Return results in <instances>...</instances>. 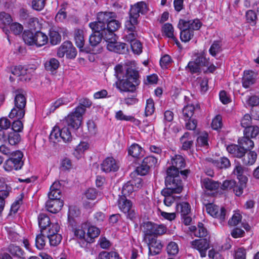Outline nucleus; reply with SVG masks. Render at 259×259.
<instances>
[{
  "label": "nucleus",
  "instance_id": "obj_47",
  "mask_svg": "<svg viewBox=\"0 0 259 259\" xmlns=\"http://www.w3.org/2000/svg\"><path fill=\"white\" fill-rule=\"evenodd\" d=\"M154 102L152 99L149 98L146 100V104L145 109V116L151 115L154 112Z\"/></svg>",
  "mask_w": 259,
  "mask_h": 259
},
{
  "label": "nucleus",
  "instance_id": "obj_42",
  "mask_svg": "<svg viewBox=\"0 0 259 259\" xmlns=\"http://www.w3.org/2000/svg\"><path fill=\"white\" fill-rule=\"evenodd\" d=\"M88 228V223L83 224L80 228L76 229L74 231L75 236L80 239L84 240L86 241L87 234L86 228Z\"/></svg>",
  "mask_w": 259,
  "mask_h": 259
},
{
  "label": "nucleus",
  "instance_id": "obj_7",
  "mask_svg": "<svg viewBox=\"0 0 259 259\" xmlns=\"http://www.w3.org/2000/svg\"><path fill=\"white\" fill-rule=\"evenodd\" d=\"M85 109L81 107L77 106L74 111L70 113L65 118L66 124L74 129H78L81 124L82 115Z\"/></svg>",
  "mask_w": 259,
  "mask_h": 259
},
{
  "label": "nucleus",
  "instance_id": "obj_20",
  "mask_svg": "<svg viewBox=\"0 0 259 259\" xmlns=\"http://www.w3.org/2000/svg\"><path fill=\"white\" fill-rule=\"evenodd\" d=\"M74 40L76 47L80 49V51H82L85 42L84 32L82 30L77 29L74 30Z\"/></svg>",
  "mask_w": 259,
  "mask_h": 259
},
{
  "label": "nucleus",
  "instance_id": "obj_27",
  "mask_svg": "<svg viewBox=\"0 0 259 259\" xmlns=\"http://www.w3.org/2000/svg\"><path fill=\"white\" fill-rule=\"evenodd\" d=\"M86 242L91 243L95 238L97 237L100 234L99 229L95 226H89L88 224Z\"/></svg>",
  "mask_w": 259,
  "mask_h": 259
},
{
  "label": "nucleus",
  "instance_id": "obj_33",
  "mask_svg": "<svg viewBox=\"0 0 259 259\" xmlns=\"http://www.w3.org/2000/svg\"><path fill=\"white\" fill-rule=\"evenodd\" d=\"M34 45L41 47L46 44L48 41V36L41 31L35 32Z\"/></svg>",
  "mask_w": 259,
  "mask_h": 259
},
{
  "label": "nucleus",
  "instance_id": "obj_24",
  "mask_svg": "<svg viewBox=\"0 0 259 259\" xmlns=\"http://www.w3.org/2000/svg\"><path fill=\"white\" fill-rule=\"evenodd\" d=\"M45 69L52 74L56 73V70L60 66L59 61L56 58H51L45 63Z\"/></svg>",
  "mask_w": 259,
  "mask_h": 259
},
{
  "label": "nucleus",
  "instance_id": "obj_38",
  "mask_svg": "<svg viewBox=\"0 0 259 259\" xmlns=\"http://www.w3.org/2000/svg\"><path fill=\"white\" fill-rule=\"evenodd\" d=\"M80 214V211L78 209L74 206H71L69 208L68 220L69 223L71 225H74L75 222V218L78 216Z\"/></svg>",
  "mask_w": 259,
  "mask_h": 259
},
{
  "label": "nucleus",
  "instance_id": "obj_46",
  "mask_svg": "<svg viewBox=\"0 0 259 259\" xmlns=\"http://www.w3.org/2000/svg\"><path fill=\"white\" fill-rule=\"evenodd\" d=\"M214 164L220 168H227L231 166L229 159L225 157L221 158L219 160L213 162Z\"/></svg>",
  "mask_w": 259,
  "mask_h": 259
},
{
  "label": "nucleus",
  "instance_id": "obj_17",
  "mask_svg": "<svg viewBox=\"0 0 259 259\" xmlns=\"http://www.w3.org/2000/svg\"><path fill=\"white\" fill-rule=\"evenodd\" d=\"M107 49L110 51L119 54H125L128 51L126 44L117 42L116 40L113 42H110L107 44Z\"/></svg>",
  "mask_w": 259,
  "mask_h": 259
},
{
  "label": "nucleus",
  "instance_id": "obj_8",
  "mask_svg": "<svg viewBox=\"0 0 259 259\" xmlns=\"http://www.w3.org/2000/svg\"><path fill=\"white\" fill-rule=\"evenodd\" d=\"M119 209L126 214L127 218L133 220L137 217V212L133 206L132 201L125 196H119L117 202Z\"/></svg>",
  "mask_w": 259,
  "mask_h": 259
},
{
  "label": "nucleus",
  "instance_id": "obj_37",
  "mask_svg": "<svg viewBox=\"0 0 259 259\" xmlns=\"http://www.w3.org/2000/svg\"><path fill=\"white\" fill-rule=\"evenodd\" d=\"M89 26L93 31L96 33H103L106 31V26L103 23L97 20V21L91 22Z\"/></svg>",
  "mask_w": 259,
  "mask_h": 259
},
{
  "label": "nucleus",
  "instance_id": "obj_1",
  "mask_svg": "<svg viewBox=\"0 0 259 259\" xmlns=\"http://www.w3.org/2000/svg\"><path fill=\"white\" fill-rule=\"evenodd\" d=\"M202 26L199 19L186 20L180 19L178 27L181 30L180 38L183 42L189 41L194 36V31L198 30Z\"/></svg>",
  "mask_w": 259,
  "mask_h": 259
},
{
  "label": "nucleus",
  "instance_id": "obj_54",
  "mask_svg": "<svg viewBox=\"0 0 259 259\" xmlns=\"http://www.w3.org/2000/svg\"><path fill=\"white\" fill-rule=\"evenodd\" d=\"M169 128L170 131H168L167 127H165L164 128L163 134L165 137L168 136L167 133H170V132L174 134H177L181 130V126L176 122H172L169 125Z\"/></svg>",
  "mask_w": 259,
  "mask_h": 259
},
{
  "label": "nucleus",
  "instance_id": "obj_21",
  "mask_svg": "<svg viewBox=\"0 0 259 259\" xmlns=\"http://www.w3.org/2000/svg\"><path fill=\"white\" fill-rule=\"evenodd\" d=\"M123 76L127 79L131 80L137 85H139L140 82L138 71L131 67L127 68L125 74Z\"/></svg>",
  "mask_w": 259,
  "mask_h": 259
},
{
  "label": "nucleus",
  "instance_id": "obj_25",
  "mask_svg": "<svg viewBox=\"0 0 259 259\" xmlns=\"http://www.w3.org/2000/svg\"><path fill=\"white\" fill-rule=\"evenodd\" d=\"M38 225L40 229V231L44 232L52 224L50 222L49 217L45 213H40L38 217Z\"/></svg>",
  "mask_w": 259,
  "mask_h": 259
},
{
  "label": "nucleus",
  "instance_id": "obj_48",
  "mask_svg": "<svg viewBox=\"0 0 259 259\" xmlns=\"http://www.w3.org/2000/svg\"><path fill=\"white\" fill-rule=\"evenodd\" d=\"M222 51V44L219 41H214L210 46L209 52L212 56H215Z\"/></svg>",
  "mask_w": 259,
  "mask_h": 259
},
{
  "label": "nucleus",
  "instance_id": "obj_53",
  "mask_svg": "<svg viewBox=\"0 0 259 259\" xmlns=\"http://www.w3.org/2000/svg\"><path fill=\"white\" fill-rule=\"evenodd\" d=\"M136 190L135 188L133 185V183L131 182L130 181L126 183L124 185H123L122 189V195L125 196L129 195L132 193L134 191Z\"/></svg>",
  "mask_w": 259,
  "mask_h": 259
},
{
  "label": "nucleus",
  "instance_id": "obj_57",
  "mask_svg": "<svg viewBox=\"0 0 259 259\" xmlns=\"http://www.w3.org/2000/svg\"><path fill=\"white\" fill-rule=\"evenodd\" d=\"M168 194H166L163 193V190L161 191V194L165 197L164 199V203L167 206H170L174 202L175 200V197L172 195L174 194L172 191H168Z\"/></svg>",
  "mask_w": 259,
  "mask_h": 259
},
{
  "label": "nucleus",
  "instance_id": "obj_40",
  "mask_svg": "<svg viewBox=\"0 0 259 259\" xmlns=\"http://www.w3.org/2000/svg\"><path fill=\"white\" fill-rule=\"evenodd\" d=\"M259 134V127L257 126L247 127L244 130V135L247 137L253 138Z\"/></svg>",
  "mask_w": 259,
  "mask_h": 259
},
{
  "label": "nucleus",
  "instance_id": "obj_36",
  "mask_svg": "<svg viewBox=\"0 0 259 259\" xmlns=\"http://www.w3.org/2000/svg\"><path fill=\"white\" fill-rule=\"evenodd\" d=\"M238 143L245 149L246 151L254 147L253 141L250 139V138L247 137L245 136L238 140Z\"/></svg>",
  "mask_w": 259,
  "mask_h": 259
},
{
  "label": "nucleus",
  "instance_id": "obj_4",
  "mask_svg": "<svg viewBox=\"0 0 259 259\" xmlns=\"http://www.w3.org/2000/svg\"><path fill=\"white\" fill-rule=\"evenodd\" d=\"M141 229L144 233L143 240L146 242L148 239L152 238L153 236L162 235L166 232V228L164 226L150 222H144L141 226Z\"/></svg>",
  "mask_w": 259,
  "mask_h": 259
},
{
  "label": "nucleus",
  "instance_id": "obj_51",
  "mask_svg": "<svg viewBox=\"0 0 259 259\" xmlns=\"http://www.w3.org/2000/svg\"><path fill=\"white\" fill-rule=\"evenodd\" d=\"M176 208L178 211L180 210L182 216L186 215L190 212V206L187 202H182L178 204Z\"/></svg>",
  "mask_w": 259,
  "mask_h": 259
},
{
  "label": "nucleus",
  "instance_id": "obj_22",
  "mask_svg": "<svg viewBox=\"0 0 259 259\" xmlns=\"http://www.w3.org/2000/svg\"><path fill=\"white\" fill-rule=\"evenodd\" d=\"M191 232L194 233L195 237L203 238L206 237L207 235V231L203 226V224L199 223L197 227L195 226H192L189 227Z\"/></svg>",
  "mask_w": 259,
  "mask_h": 259
},
{
  "label": "nucleus",
  "instance_id": "obj_14",
  "mask_svg": "<svg viewBox=\"0 0 259 259\" xmlns=\"http://www.w3.org/2000/svg\"><path fill=\"white\" fill-rule=\"evenodd\" d=\"M146 243L148 246L149 254L151 255L159 254L163 247L161 241L157 239L156 236H153L152 238L148 239Z\"/></svg>",
  "mask_w": 259,
  "mask_h": 259
},
{
  "label": "nucleus",
  "instance_id": "obj_10",
  "mask_svg": "<svg viewBox=\"0 0 259 259\" xmlns=\"http://www.w3.org/2000/svg\"><path fill=\"white\" fill-rule=\"evenodd\" d=\"M148 11L146 4L144 2H138L132 6L129 12V17L134 20H138L140 14H145Z\"/></svg>",
  "mask_w": 259,
  "mask_h": 259
},
{
  "label": "nucleus",
  "instance_id": "obj_39",
  "mask_svg": "<svg viewBox=\"0 0 259 259\" xmlns=\"http://www.w3.org/2000/svg\"><path fill=\"white\" fill-rule=\"evenodd\" d=\"M163 31L165 33V35L171 39H172L174 41H176V42L178 44H179L178 39L176 38V37L174 36V28L171 24L169 23H166L165 24L163 27Z\"/></svg>",
  "mask_w": 259,
  "mask_h": 259
},
{
  "label": "nucleus",
  "instance_id": "obj_30",
  "mask_svg": "<svg viewBox=\"0 0 259 259\" xmlns=\"http://www.w3.org/2000/svg\"><path fill=\"white\" fill-rule=\"evenodd\" d=\"M115 15V14L113 12H100L97 15V20L100 21L106 26L112 17H114Z\"/></svg>",
  "mask_w": 259,
  "mask_h": 259
},
{
  "label": "nucleus",
  "instance_id": "obj_18",
  "mask_svg": "<svg viewBox=\"0 0 259 259\" xmlns=\"http://www.w3.org/2000/svg\"><path fill=\"white\" fill-rule=\"evenodd\" d=\"M227 150L233 157L239 158H241L243 156L246 151L245 149L239 144V145L235 144L230 145L227 147Z\"/></svg>",
  "mask_w": 259,
  "mask_h": 259
},
{
  "label": "nucleus",
  "instance_id": "obj_41",
  "mask_svg": "<svg viewBox=\"0 0 259 259\" xmlns=\"http://www.w3.org/2000/svg\"><path fill=\"white\" fill-rule=\"evenodd\" d=\"M185 69L186 71L191 74L199 73L201 72V68L195 60L193 61H190Z\"/></svg>",
  "mask_w": 259,
  "mask_h": 259
},
{
  "label": "nucleus",
  "instance_id": "obj_31",
  "mask_svg": "<svg viewBox=\"0 0 259 259\" xmlns=\"http://www.w3.org/2000/svg\"><path fill=\"white\" fill-rule=\"evenodd\" d=\"M244 167L239 162H237L234 169L233 172L237 176L239 181L247 182V178L243 175Z\"/></svg>",
  "mask_w": 259,
  "mask_h": 259
},
{
  "label": "nucleus",
  "instance_id": "obj_62",
  "mask_svg": "<svg viewBox=\"0 0 259 259\" xmlns=\"http://www.w3.org/2000/svg\"><path fill=\"white\" fill-rule=\"evenodd\" d=\"M208 134L206 133H202L197 139V145L201 147L208 145Z\"/></svg>",
  "mask_w": 259,
  "mask_h": 259
},
{
  "label": "nucleus",
  "instance_id": "obj_23",
  "mask_svg": "<svg viewBox=\"0 0 259 259\" xmlns=\"http://www.w3.org/2000/svg\"><path fill=\"white\" fill-rule=\"evenodd\" d=\"M254 72L251 71H245L242 77V85L245 88H248L255 82Z\"/></svg>",
  "mask_w": 259,
  "mask_h": 259
},
{
  "label": "nucleus",
  "instance_id": "obj_49",
  "mask_svg": "<svg viewBox=\"0 0 259 259\" xmlns=\"http://www.w3.org/2000/svg\"><path fill=\"white\" fill-rule=\"evenodd\" d=\"M99 259H119V255L118 253L111 251L107 252L105 251H102L98 256Z\"/></svg>",
  "mask_w": 259,
  "mask_h": 259
},
{
  "label": "nucleus",
  "instance_id": "obj_35",
  "mask_svg": "<svg viewBox=\"0 0 259 259\" xmlns=\"http://www.w3.org/2000/svg\"><path fill=\"white\" fill-rule=\"evenodd\" d=\"M7 142L11 145H15L17 144L21 140L20 134L15 131L8 132V133Z\"/></svg>",
  "mask_w": 259,
  "mask_h": 259
},
{
  "label": "nucleus",
  "instance_id": "obj_61",
  "mask_svg": "<svg viewBox=\"0 0 259 259\" xmlns=\"http://www.w3.org/2000/svg\"><path fill=\"white\" fill-rule=\"evenodd\" d=\"M50 39L51 44L56 45L60 42L61 36L58 32L53 30L50 32Z\"/></svg>",
  "mask_w": 259,
  "mask_h": 259
},
{
  "label": "nucleus",
  "instance_id": "obj_2",
  "mask_svg": "<svg viewBox=\"0 0 259 259\" xmlns=\"http://www.w3.org/2000/svg\"><path fill=\"white\" fill-rule=\"evenodd\" d=\"M167 176L165 179L166 188L163 189V193L168 194V191L175 193H180L183 188L182 181L179 175V171L177 169L167 168Z\"/></svg>",
  "mask_w": 259,
  "mask_h": 259
},
{
  "label": "nucleus",
  "instance_id": "obj_58",
  "mask_svg": "<svg viewBox=\"0 0 259 259\" xmlns=\"http://www.w3.org/2000/svg\"><path fill=\"white\" fill-rule=\"evenodd\" d=\"M116 118L117 119L119 120H125V121H130L133 122H140V121L138 120H137L135 119L133 116H128L124 115L122 111L120 110L118 111L116 114Z\"/></svg>",
  "mask_w": 259,
  "mask_h": 259
},
{
  "label": "nucleus",
  "instance_id": "obj_34",
  "mask_svg": "<svg viewBox=\"0 0 259 259\" xmlns=\"http://www.w3.org/2000/svg\"><path fill=\"white\" fill-rule=\"evenodd\" d=\"M35 33L29 30L24 31L22 38L25 43L29 46L34 45Z\"/></svg>",
  "mask_w": 259,
  "mask_h": 259
},
{
  "label": "nucleus",
  "instance_id": "obj_44",
  "mask_svg": "<svg viewBox=\"0 0 259 259\" xmlns=\"http://www.w3.org/2000/svg\"><path fill=\"white\" fill-rule=\"evenodd\" d=\"M46 245V237L44 232L40 231V233L37 235L35 238V246L38 249H42Z\"/></svg>",
  "mask_w": 259,
  "mask_h": 259
},
{
  "label": "nucleus",
  "instance_id": "obj_32",
  "mask_svg": "<svg viewBox=\"0 0 259 259\" xmlns=\"http://www.w3.org/2000/svg\"><path fill=\"white\" fill-rule=\"evenodd\" d=\"M61 185L59 182H55L50 187V192L48 193L49 198L54 197H61Z\"/></svg>",
  "mask_w": 259,
  "mask_h": 259
},
{
  "label": "nucleus",
  "instance_id": "obj_63",
  "mask_svg": "<svg viewBox=\"0 0 259 259\" xmlns=\"http://www.w3.org/2000/svg\"><path fill=\"white\" fill-rule=\"evenodd\" d=\"M115 31H110V30L108 31H105L103 34V38L105 40L107 44L110 42H114L116 40V35L114 33Z\"/></svg>",
  "mask_w": 259,
  "mask_h": 259
},
{
  "label": "nucleus",
  "instance_id": "obj_50",
  "mask_svg": "<svg viewBox=\"0 0 259 259\" xmlns=\"http://www.w3.org/2000/svg\"><path fill=\"white\" fill-rule=\"evenodd\" d=\"M70 41H66L64 42L62 45L59 48L57 51V56L60 58H62L65 54L67 55L68 50L70 47Z\"/></svg>",
  "mask_w": 259,
  "mask_h": 259
},
{
  "label": "nucleus",
  "instance_id": "obj_55",
  "mask_svg": "<svg viewBox=\"0 0 259 259\" xmlns=\"http://www.w3.org/2000/svg\"><path fill=\"white\" fill-rule=\"evenodd\" d=\"M142 161L144 164L147 166L148 168L150 169V168L156 166L158 162V160L154 156H149L145 157Z\"/></svg>",
  "mask_w": 259,
  "mask_h": 259
},
{
  "label": "nucleus",
  "instance_id": "obj_26",
  "mask_svg": "<svg viewBox=\"0 0 259 259\" xmlns=\"http://www.w3.org/2000/svg\"><path fill=\"white\" fill-rule=\"evenodd\" d=\"M201 185L207 190L212 191L217 190L220 187V184L218 182L206 178L201 180Z\"/></svg>",
  "mask_w": 259,
  "mask_h": 259
},
{
  "label": "nucleus",
  "instance_id": "obj_5",
  "mask_svg": "<svg viewBox=\"0 0 259 259\" xmlns=\"http://www.w3.org/2000/svg\"><path fill=\"white\" fill-rule=\"evenodd\" d=\"M72 139L71 132L67 127H62L61 129L59 126H55L52 130L50 139L53 143L59 142L61 140L65 142H70Z\"/></svg>",
  "mask_w": 259,
  "mask_h": 259
},
{
  "label": "nucleus",
  "instance_id": "obj_19",
  "mask_svg": "<svg viewBox=\"0 0 259 259\" xmlns=\"http://www.w3.org/2000/svg\"><path fill=\"white\" fill-rule=\"evenodd\" d=\"M243 164L246 166L253 165L257 158V154L253 151H245L243 156L241 158Z\"/></svg>",
  "mask_w": 259,
  "mask_h": 259
},
{
  "label": "nucleus",
  "instance_id": "obj_59",
  "mask_svg": "<svg viewBox=\"0 0 259 259\" xmlns=\"http://www.w3.org/2000/svg\"><path fill=\"white\" fill-rule=\"evenodd\" d=\"M166 250L167 253L169 255H175L179 252V247L176 243L170 242L167 245Z\"/></svg>",
  "mask_w": 259,
  "mask_h": 259
},
{
  "label": "nucleus",
  "instance_id": "obj_45",
  "mask_svg": "<svg viewBox=\"0 0 259 259\" xmlns=\"http://www.w3.org/2000/svg\"><path fill=\"white\" fill-rule=\"evenodd\" d=\"M114 17H112L109 22L108 24L106 25V31H108L110 30V31H115L118 29V28L120 27V23L115 20Z\"/></svg>",
  "mask_w": 259,
  "mask_h": 259
},
{
  "label": "nucleus",
  "instance_id": "obj_13",
  "mask_svg": "<svg viewBox=\"0 0 259 259\" xmlns=\"http://www.w3.org/2000/svg\"><path fill=\"white\" fill-rule=\"evenodd\" d=\"M61 197L49 198V200L46 203L47 210L51 213H56L63 206V201L60 199Z\"/></svg>",
  "mask_w": 259,
  "mask_h": 259
},
{
  "label": "nucleus",
  "instance_id": "obj_9",
  "mask_svg": "<svg viewBox=\"0 0 259 259\" xmlns=\"http://www.w3.org/2000/svg\"><path fill=\"white\" fill-rule=\"evenodd\" d=\"M208 213L211 216L218 219L220 223L224 222L226 219V210L224 207H220L212 203L205 204Z\"/></svg>",
  "mask_w": 259,
  "mask_h": 259
},
{
  "label": "nucleus",
  "instance_id": "obj_29",
  "mask_svg": "<svg viewBox=\"0 0 259 259\" xmlns=\"http://www.w3.org/2000/svg\"><path fill=\"white\" fill-rule=\"evenodd\" d=\"M102 38L103 34L93 31V33L89 37V43L91 47H92L93 49L97 47L100 44Z\"/></svg>",
  "mask_w": 259,
  "mask_h": 259
},
{
  "label": "nucleus",
  "instance_id": "obj_56",
  "mask_svg": "<svg viewBox=\"0 0 259 259\" xmlns=\"http://www.w3.org/2000/svg\"><path fill=\"white\" fill-rule=\"evenodd\" d=\"M195 61L197 62L200 68L203 66H208L209 65V60L205 57L204 53L199 54Z\"/></svg>",
  "mask_w": 259,
  "mask_h": 259
},
{
  "label": "nucleus",
  "instance_id": "obj_12",
  "mask_svg": "<svg viewBox=\"0 0 259 259\" xmlns=\"http://www.w3.org/2000/svg\"><path fill=\"white\" fill-rule=\"evenodd\" d=\"M171 166L169 167L168 168H172L174 169H177L179 171L183 177V178H186L187 175L189 173V170L185 169L182 170V168L185 167V162L184 158L181 155H176L174 157L172 158L171 160Z\"/></svg>",
  "mask_w": 259,
  "mask_h": 259
},
{
  "label": "nucleus",
  "instance_id": "obj_60",
  "mask_svg": "<svg viewBox=\"0 0 259 259\" xmlns=\"http://www.w3.org/2000/svg\"><path fill=\"white\" fill-rule=\"evenodd\" d=\"M247 182L239 181V183L233 188V191L236 196H239L243 193V189L246 187Z\"/></svg>",
  "mask_w": 259,
  "mask_h": 259
},
{
  "label": "nucleus",
  "instance_id": "obj_64",
  "mask_svg": "<svg viewBox=\"0 0 259 259\" xmlns=\"http://www.w3.org/2000/svg\"><path fill=\"white\" fill-rule=\"evenodd\" d=\"M12 18L11 15L5 12L0 13V21L5 25H10L12 22Z\"/></svg>",
  "mask_w": 259,
  "mask_h": 259
},
{
  "label": "nucleus",
  "instance_id": "obj_16",
  "mask_svg": "<svg viewBox=\"0 0 259 259\" xmlns=\"http://www.w3.org/2000/svg\"><path fill=\"white\" fill-rule=\"evenodd\" d=\"M101 169L105 172L116 171L119 168L118 164L112 157L106 158L102 163Z\"/></svg>",
  "mask_w": 259,
  "mask_h": 259
},
{
  "label": "nucleus",
  "instance_id": "obj_15",
  "mask_svg": "<svg viewBox=\"0 0 259 259\" xmlns=\"http://www.w3.org/2000/svg\"><path fill=\"white\" fill-rule=\"evenodd\" d=\"M116 87L121 92H133L136 89V84L122 76L115 82Z\"/></svg>",
  "mask_w": 259,
  "mask_h": 259
},
{
  "label": "nucleus",
  "instance_id": "obj_6",
  "mask_svg": "<svg viewBox=\"0 0 259 259\" xmlns=\"http://www.w3.org/2000/svg\"><path fill=\"white\" fill-rule=\"evenodd\" d=\"M23 156V154L20 151L13 152L11 157L6 161L4 165L5 170L11 171L20 169L23 165V161L22 160Z\"/></svg>",
  "mask_w": 259,
  "mask_h": 259
},
{
  "label": "nucleus",
  "instance_id": "obj_52",
  "mask_svg": "<svg viewBox=\"0 0 259 259\" xmlns=\"http://www.w3.org/2000/svg\"><path fill=\"white\" fill-rule=\"evenodd\" d=\"M142 148L138 144H134L128 149V154L134 157H138L141 154Z\"/></svg>",
  "mask_w": 259,
  "mask_h": 259
},
{
  "label": "nucleus",
  "instance_id": "obj_11",
  "mask_svg": "<svg viewBox=\"0 0 259 259\" xmlns=\"http://www.w3.org/2000/svg\"><path fill=\"white\" fill-rule=\"evenodd\" d=\"M191 247L197 250L201 257L206 255V251L209 248V241L206 238L195 239L190 242Z\"/></svg>",
  "mask_w": 259,
  "mask_h": 259
},
{
  "label": "nucleus",
  "instance_id": "obj_3",
  "mask_svg": "<svg viewBox=\"0 0 259 259\" xmlns=\"http://www.w3.org/2000/svg\"><path fill=\"white\" fill-rule=\"evenodd\" d=\"M15 97L14 99V107L9 113V117L10 118L16 117L22 119L24 117L26 104V99L21 90H17L15 91Z\"/></svg>",
  "mask_w": 259,
  "mask_h": 259
},
{
  "label": "nucleus",
  "instance_id": "obj_43",
  "mask_svg": "<svg viewBox=\"0 0 259 259\" xmlns=\"http://www.w3.org/2000/svg\"><path fill=\"white\" fill-rule=\"evenodd\" d=\"M28 69L26 67L21 65L14 67L11 70L12 73L18 77L24 76L27 75Z\"/></svg>",
  "mask_w": 259,
  "mask_h": 259
},
{
  "label": "nucleus",
  "instance_id": "obj_28",
  "mask_svg": "<svg viewBox=\"0 0 259 259\" xmlns=\"http://www.w3.org/2000/svg\"><path fill=\"white\" fill-rule=\"evenodd\" d=\"M198 107V105L195 107L192 104H189L185 106L182 110L183 117L184 119L186 121H187V120H190L194 114V110Z\"/></svg>",
  "mask_w": 259,
  "mask_h": 259
}]
</instances>
